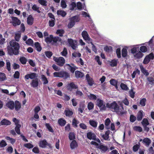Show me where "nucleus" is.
Returning a JSON list of instances; mask_svg holds the SVG:
<instances>
[{
    "mask_svg": "<svg viewBox=\"0 0 154 154\" xmlns=\"http://www.w3.org/2000/svg\"><path fill=\"white\" fill-rule=\"evenodd\" d=\"M140 50L141 52L145 53L147 51V49L146 46H142L140 48Z\"/></svg>",
    "mask_w": 154,
    "mask_h": 154,
    "instance_id": "nucleus-56",
    "label": "nucleus"
},
{
    "mask_svg": "<svg viewBox=\"0 0 154 154\" xmlns=\"http://www.w3.org/2000/svg\"><path fill=\"white\" fill-rule=\"evenodd\" d=\"M110 131L109 130H107L106 131L105 134H103L102 137L104 140H107L109 137V135L110 134Z\"/></svg>",
    "mask_w": 154,
    "mask_h": 154,
    "instance_id": "nucleus-27",
    "label": "nucleus"
},
{
    "mask_svg": "<svg viewBox=\"0 0 154 154\" xmlns=\"http://www.w3.org/2000/svg\"><path fill=\"white\" fill-rule=\"evenodd\" d=\"M110 84L112 85H115L118 84V82L117 80H116L115 79H112L110 81Z\"/></svg>",
    "mask_w": 154,
    "mask_h": 154,
    "instance_id": "nucleus-61",
    "label": "nucleus"
},
{
    "mask_svg": "<svg viewBox=\"0 0 154 154\" xmlns=\"http://www.w3.org/2000/svg\"><path fill=\"white\" fill-rule=\"evenodd\" d=\"M53 38V35H50L49 37H47L45 38V41L48 44L52 42Z\"/></svg>",
    "mask_w": 154,
    "mask_h": 154,
    "instance_id": "nucleus-28",
    "label": "nucleus"
},
{
    "mask_svg": "<svg viewBox=\"0 0 154 154\" xmlns=\"http://www.w3.org/2000/svg\"><path fill=\"white\" fill-rule=\"evenodd\" d=\"M69 138L70 140H73L75 139V134L74 132H70L69 134Z\"/></svg>",
    "mask_w": 154,
    "mask_h": 154,
    "instance_id": "nucleus-41",
    "label": "nucleus"
},
{
    "mask_svg": "<svg viewBox=\"0 0 154 154\" xmlns=\"http://www.w3.org/2000/svg\"><path fill=\"white\" fill-rule=\"evenodd\" d=\"M26 43L29 45H32L33 44V41L32 39L30 38L28 39L26 41Z\"/></svg>",
    "mask_w": 154,
    "mask_h": 154,
    "instance_id": "nucleus-50",
    "label": "nucleus"
},
{
    "mask_svg": "<svg viewBox=\"0 0 154 154\" xmlns=\"http://www.w3.org/2000/svg\"><path fill=\"white\" fill-rule=\"evenodd\" d=\"M59 125L61 127H63L66 123V120L63 118L59 119L58 121Z\"/></svg>",
    "mask_w": 154,
    "mask_h": 154,
    "instance_id": "nucleus-19",
    "label": "nucleus"
},
{
    "mask_svg": "<svg viewBox=\"0 0 154 154\" xmlns=\"http://www.w3.org/2000/svg\"><path fill=\"white\" fill-rule=\"evenodd\" d=\"M32 8L33 10L36 11L38 13H40L41 12L39 10V7L35 5H33L32 7Z\"/></svg>",
    "mask_w": 154,
    "mask_h": 154,
    "instance_id": "nucleus-51",
    "label": "nucleus"
},
{
    "mask_svg": "<svg viewBox=\"0 0 154 154\" xmlns=\"http://www.w3.org/2000/svg\"><path fill=\"white\" fill-rule=\"evenodd\" d=\"M106 107L108 108L114 109L118 114L122 115L124 114L123 111L124 109L122 105H121V108H120L116 102L115 101H113L111 103H107L106 104Z\"/></svg>",
    "mask_w": 154,
    "mask_h": 154,
    "instance_id": "nucleus-2",
    "label": "nucleus"
},
{
    "mask_svg": "<svg viewBox=\"0 0 154 154\" xmlns=\"http://www.w3.org/2000/svg\"><path fill=\"white\" fill-rule=\"evenodd\" d=\"M120 87L122 89L124 90L128 91L129 90L127 86L123 83H122L120 84Z\"/></svg>",
    "mask_w": 154,
    "mask_h": 154,
    "instance_id": "nucleus-40",
    "label": "nucleus"
},
{
    "mask_svg": "<svg viewBox=\"0 0 154 154\" xmlns=\"http://www.w3.org/2000/svg\"><path fill=\"white\" fill-rule=\"evenodd\" d=\"M67 54L68 52L67 49L66 48L64 47L63 49V50L61 53V54L62 56L65 57H67Z\"/></svg>",
    "mask_w": 154,
    "mask_h": 154,
    "instance_id": "nucleus-39",
    "label": "nucleus"
},
{
    "mask_svg": "<svg viewBox=\"0 0 154 154\" xmlns=\"http://www.w3.org/2000/svg\"><path fill=\"white\" fill-rule=\"evenodd\" d=\"M21 127V125L20 124L16 125V127L15 128V130L16 132L18 134H20V128Z\"/></svg>",
    "mask_w": 154,
    "mask_h": 154,
    "instance_id": "nucleus-43",
    "label": "nucleus"
},
{
    "mask_svg": "<svg viewBox=\"0 0 154 154\" xmlns=\"http://www.w3.org/2000/svg\"><path fill=\"white\" fill-rule=\"evenodd\" d=\"M139 48L138 47L136 46L134 47L131 49V52L132 54H134L137 51H139Z\"/></svg>",
    "mask_w": 154,
    "mask_h": 154,
    "instance_id": "nucleus-58",
    "label": "nucleus"
},
{
    "mask_svg": "<svg viewBox=\"0 0 154 154\" xmlns=\"http://www.w3.org/2000/svg\"><path fill=\"white\" fill-rule=\"evenodd\" d=\"M97 148L100 149L101 152H105L108 149V147L106 146L103 145H100L99 146L97 147Z\"/></svg>",
    "mask_w": 154,
    "mask_h": 154,
    "instance_id": "nucleus-24",
    "label": "nucleus"
},
{
    "mask_svg": "<svg viewBox=\"0 0 154 154\" xmlns=\"http://www.w3.org/2000/svg\"><path fill=\"white\" fill-rule=\"evenodd\" d=\"M90 125L94 128H96L97 127V122L92 120H90L89 121Z\"/></svg>",
    "mask_w": 154,
    "mask_h": 154,
    "instance_id": "nucleus-30",
    "label": "nucleus"
},
{
    "mask_svg": "<svg viewBox=\"0 0 154 154\" xmlns=\"http://www.w3.org/2000/svg\"><path fill=\"white\" fill-rule=\"evenodd\" d=\"M149 45L150 46L152 50L154 49V38L152 37L150 39L149 42Z\"/></svg>",
    "mask_w": 154,
    "mask_h": 154,
    "instance_id": "nucleus-32",
    "label": "nucleus"
},
{
    "mask_svg": "<svg viewBox=\"0 0 154 154\" xmlns=\"http://www.w3.org/2000/svg\"><path fill=\"white\" fill-rule=\"evenodd\" d=\"M11 18L12 20V24L14 26L19 25L21 23L20 21L17 17H12Z\"/></svg>",
    "mask_w": 154,
    "mask_h": 154,
    "instance_id": "nucleus-11",
    "label": "nucleus"
},
{
    "mask_svg": "<svg viewBox=\"0 0 154 154\" xmlns=\"http://www.w3.org/2000/svg\"><path fill=\"white\" fill-rule=\"evenodd\" d=\"M57 14L58 15H60L63 17H64L66 14V12L62 10H57Z\"/></svg>",
    "mask_w": 154,
    "mask_h": 154,
    "instance_id": "nucleus-33",
    "label": "nucleus"
},
{
    "mask_svg": "<svg viewBox=\"0 0 154 154\" xmlns=\"http://www.w3.org/2000/svg\"><path fill=\"white\" fill-rule=\"evenodd\" d=\"M64 112L66 116L68 117L69 118H71L72 116V115H73V112L71 110L68 109L67 110L66 109Z\"/></svg>",
    "mask_w": 154,
    "mask_h": 154,
    "instance_id": "nucleus-18",
    "label": "nucleus"
},
{
    "mask_svg": "<svg viewBox=\"0 0 154 154\" xmlns=\"http://www.w3.org/2000/svg\"><path fill=\"white\" fill-rule=\"evenodd\" d=\"M117 61L115 59L112 60L110 62V65L111 66L114 67L117 66Z\"/></svg>",
    "mask_w": 154,
    "mask_h": 154,
    "instance_id": "nucleus-48",
    "label": "nucleus"
},
{
    "mask_svg": "<svg viewBox=\"0 0 154 154\" xmlns=\"http://www.w3.org/2000/svg\"><path fill=\"white\" fill-rule=\"evenodd\" d=\"M69 20V22L68 24V27L69 28H71L74 26L75 22L79 21L80 19L78 16L76 15L70 17Z\"/></svg>",
    "mask_w": 154,
    "mask_h": 154,
    "instance_id": "nucleus-3",
    "label": "nucleus"
},
{
    "mask_svg": "<svg viewBox=\"0 0 154 154\" xmlns=\"http://www.w3.org/2000/svg\"><path fill=\"white\" fill-rule=\"evenodd\" d=\"M14 104V108L15 110L17 111L19 110L21 107L20 103L19 101L16 100L15 101Z\"/></svg>",
    "mask_w": 154,
    "mask_h": 154,
    "instance_id": "nucleus-22",
    "label": "nucleus"
},
{
    "mask_svg": "<svg viewBox=\"0 0 154 154\" xmlns=\"http://www.w3.org/2000/svg\"><path fill=\"white\" fill-rule=\"evenodd\" d=\"M96 105L100 108L101 111L105 110L106 106L105 104H103V102L102 100L100 98H98L97 100Z\"/></svg>",
    "mask_w": 154,
    "mask_h": 154,
    "instance_id": "nucleus-5",
    "label": "nucleus"
},
{
    "mask_svg": "<svg viewBox=\"0 0 154 154\" xmlns=\"http://www.w3.org/2000/svg\"><path fill=\"white\" fill-rule=\"evenodd\" d=\"M81 54L80 53L76 52H74L72 54V56L74 57H80L81 56Z\"/></svg>",
    "mask_w": 154,
    "mask_h": 154,
    "instance_id": "nucleus-63",
    "label": "nucleus"
},
{
    "mask_svg": "<svg viewBox=\"0 0 154 154\" xmlns=\"http://www.w3.org/2000/svg\"><path fill=\"white\" fill-rule=\"evenodd\" d=\"M150 60L148 57V56H146L145 57L143 61V63L144 64H148L150 61Z\"/></svg>",
    "mask_w": 154,
    "mask_h": 154,
    "instance_id": "nucleus-52",
    "label": "nucleus"
},
{
    "mask_svg": "<svg viewBox=\"0 0 154 154\" xmlns=\"http://www.w3.org/2000/svg\"><path fill=\"white\" fill-rule=\"evenodd\" d=\"M19 60L21 63L23 65L26 64L27 61L26 58L24 57H20Z\"/></svg>",
    "mask_w": 154,
    "mask_h": 154,
    "instance_id": "nucleus-34",
    "label": "nucleus"
},
{
    "mask_svg": "<svg viewBox=\"0 0 154 154\" xmlns=\"http://www.w3.org/2000/svg\"><path fill=\"white\" fill-rule=\"evenodd\" d=\"M88 98L90 100H95L97 99V97L96 95L93 94H91L88 96Z\"/></svg>",
    "mask_w": 154,
    "mask_h": 154,
    "instance_id": "nucleus-49",
    "label": "nucleus"
},
{
    "mask_svg": "<svg viewBox=\"0 0 154 154\" xmlns=\"http://www.w3.org/2000/svg\"><path fill=\"white\" fill-rule=\"evenodd\" d=\"M85 107V105L84 104H82V105H80V108H79L78 109V111L80 112L81 113H82L83 112V110H84V109Z\"/></svg>",
    "mask_w": 154,
    "mask_h": 154,
    "instance_id": "nucleus-62",
    "label": "nucleus"
},
{
    "mask_svg": "<svg viewBox=\"0 0 154 154\" xmlns=\"http://www.w3.org/2000/svg\"><path fill=\"white\" fill-rule=\"evenodd\" d=\"M24 146L25 147L29 149L32 148L34 147L33 145L30 143L24 144Z\"/></svg>",
    "mask_w": 154,
    "mask_h": 154,
    "instance_id": "nucleus-53",
    "label": "nucleus"
},
{
    "mask_svg": "<svg viewBox=\"0 0 154 154\" xmlns=\"http://www.w3.org/2000/svg\"><path fill=\"white\" fill-rule=\"evenodd\" d=\"M67 42L72 48L73 50H75L76 48V45L77 42L76 40H74L72 38H68Z\"/></svg>",
    "mask_w": 154,
    "mask_h": 154,
    "instance_id": "nucleus-8",
    "label": "nucleus"
},
{
    "mask_svg": "<svg viewBox=\"0 0 154 154\" xmlns=\"http://www.w3.org/2000/svg\"><path fill=\"white\" fill-rule=\"evenodd\" d=\"M141 123L143 126H147L149 124V123L148 119L146 118H144L143 119Z\"/></svg>",
    "mask_w": 154,
    "mask_h": 154,
    "instance_id": "nucleus-42",
    "label": "nucleus"
},
{
    "mask_svg": "<svg viewBox=\"0 0 154 154\" xmlns=\"http://www.w3.org/2000/svg\"><path fill=\"white\" fill-rule=\"evenodd\" d=\"M151 142V140L147 137L145 138L143 140V143H145L146 145L147 146H149Z\"/></svg>",
    "mask_w": 154,
    "mask_h": 154,
    "instance_id": "nucleus-26",
    "label": "nucleus"
},
{
    "mask_svg": "<svg viewBox=\"0 0 154 154\" xmlns=\"http://www.w3.org/2000/svg\"><path fill=\"white\" fill-rule=\"evenodd\" d=\"M75 77L77 78H81L84 76V73L79 71L76 70L75 72Z\"/></svg>",
    "mask_w": 154,
    "mask_h": 154,
    "instance_id": "nucleus-15",
    "label": "nucleus"
},
{
    "mask_svg": "<svg viewBox=\"0 0 154 154\" xmlns=\"http://www.w3.org/2000/svg\"><path fill=\"white\" fill-rule=\"evenodd\" d=\"M56 22L55 20H51L48 21L49 25L50 27H53L54 26Z\"/></svg>",
    "mask_w": 154,
    "mask_h": 154,
    "instance_id": "nucleus-47",
    "label": "nucleus"
},
{
    "mask_svg": "<svg viewBox=\"0 0 154 154\" xmlns=\"http://www.w3.org/2000/svg\"><path fill=\"white\" fill-rule=\"evenodd\" d=\"M14 103L13 100L7 102L6 104V106L11 110H13L14 109Z\"/></svg>",
    "mask_w": 154,
    "mask_h": 154,
    "instance_id": "nucleus-12",
    "label": "nucleus"
},
{
    "mask_svg": "<svg viewBox=\"0 0 154 154\" xmlns=\"http://www.w3.org/2000/svg\"><path fill=\"white\" fill-rule=\"evenodd\" d=\"M54 60L60 66H63L65 63V60L63 57H61L58 58L54 57Z\"/></svg>",
    "mask_w": 154,
    "mask_h": 154,
    "instance_id": "nucleus-6",
    "label": "nucleus"
},
{
    "mask_svg": "<svg viewBox=\"0 0 154 154\" xmlns=\"http://www.w3.org/2000/svg\"><path fill=\"white\" fill-rule=\"evenodd\" d=\"M68 89L70 90L73 89H77L78 88V86L75 85L73 82L70 83L68 85Z\"/></svg>",
    "mask_w": 154,
    "mask_h": 154,
    "instance_id": "nucleus-21",
    "label": "nucleus"
},
{
    "mask_svg": "<svg viewBox=\"0 0 154 154\" xmlns=\"http://www.w3.org/2000/svg\"><path fill=\"white\" fill-rule=\"evenodd\" d=\"M146 101V99L145 98H143L140 100V103L141 106H145Z\"/></svg>",
    "mask_w": 154,
    "mask_h": 154,
    "instance_id": "nucleus-54",
    "label": "nucleus"
},
{
    "mask_svg": "<svg viewBox=\"0 0 154 154\" xmlns=\"http://www.w3.org/2000/svg\"><path fill=\"white\" fill-rule=\"evenodd\" d=\"M66 66H68L67 69L72 73H73L75 70L77 69V68L73 63H71L70 64H66Z\"/></svg>",
    "mask_w": 154,
    "mask_h": 154,
    "instance_id": "nucleus-9",
    "label": "nucleus"
},
{
    "mask_svg": "<svg viewBox=\"0 0 154 154\" xmlns=\"http://www.w3.org/2000/svg\"><path fill=\"white\" fill-rule=\"evenodd\" d=\"M122 56L123 57H125L128 55V52L126 48H123L122 50Z\"/></svg>",
    "mask_w": 154,
    "mask_h": 154,
    "instance_id": "nucleus-36",
    "label": "nucleus"
},
{
    "mask_svg": "<svg viewBox=\"0 0 154 154\" xmlns=\"http://www.w3.org/2000/svg\"><path fill=\"white\" fill-rule=\"evenodd\" d=\"M143 111L142 110H140L137 113V119L138 121H141L143 117Z\"/></svg>",
    "mask_w": 154,
    "mask_h": 154,
    "instance_id": "nucleus-25",
    "label": "nucleus"
},
{
    "mask_svg": "<svg viewBox=\"0 0 154 154\" xmlns=\"http://www.w3.org/2000/svg\"><path fill=\"white\" fill-rule=\"evenodd\" d=\"M78 146V144L75 140H73L72 141L70 144V147L71 149L76 148Z\"/></svg>",
    "mask_w": 154,
    "mask_h": 154,
    "instance_id": "nucleus-20",
    "label": "nucleus"
},
{
    "mask_svg": "<svg viewBox=\"0 0 154 154\" xmlns=\"http://www.w3.org/2000/svg\"><path fill=\"white\" fill-rule=\"evenodd\" d=\"M38 145L40 147L42 148H45L48 147V148L52 149L53 146L50 143H48L45 139L40 140L38 143Z\"/></svg>",
    "mask_w": 154,
    "mask_h": 154,
    "instance_id": "nucleus-4",
    "label": "nucleus"
},
{
    "mask_svg": "<svg viewBox=\"0 0 154 154\" xmlns=\"http://www.w3.org/2000/svg\"><path fill=\"white\" fill-rule=\"evenodd\" d=\"M130 96L132 98H133L134 97L135 92L133 91V89H131L129 91Z\"/></svg>",
    "mask_w": 154,
    "mask_h": 154,
    "instance_id": "nucleus-60",
    "label": "nucleus"
},
{
    "mask_svg": "<svg viewBox=\"0 0 154 154\" xmlns=\"http://www.w3.org/2000/svg\"><path fill=\"white\" fill-rule=\"evenodd\" d=\"M10 47L8 48V52L10 56L17 55L19 54L20 46L19 44L14 40H12L9 42Z\"/></svg>",
    "mask_w": 154,
    "mask_h": 154,
    "instance_id": "nucleus-1",
    "label": "nucleus"
},
{
    "mask_svg": "<svg viewBox=\"0 0 154 154\" xmlns=\"http://www.w3.org/2000/svg\"><path fill=\"white\" fill-rule=\"evenodd\" d=\"M61 41V39L58 36L55 37H53V40L52 41L54 43H56L57 42H60Z\"/></svg>",
    "mask_w": 154,
    "mask_h": 154,
    "instance_id": "nucleus-44",
    "label": "nucleus"
},
{
    "mask_svg": "<svg viewBox=\"0 0 154 154\" xmlns=\"http://www.w3.org/2000/svg\"><path fill=\"white\" fill-rule=\"evenodd\" d=\"M143 54L141 51H139L134 55V57L137 59H140L143 57Z\"/></svg>",
    "mask_w": 154,
    "mask_h": 154,
    "instance_id": "nucleus-29",
    "label": "nucleus"
},
{
    "mask_svg": "<svg viewBox=\"0 0 154 154\" xmlns=\"http://www.w3.org/2000/svg\"><path fill=\"white\" fill-rule=\"evenodd\" d=\"M133 129L134 131L140 132L143 131V129L141 127L139 126H135L134 127Z\"/></svg>",
    "mask_w": 154,
    "mask_h": 154,
    "instance_id": "nucleus-45",
    "label": "nucleus"
},
{
    "mask_svg": "<svg viewBox=\"0 0 154 154\" xmlns=\"http://www.w3.org/2000/svg\"><path fill=\"white\" fill-rule=\"evenodd\" d=\"M65 31L63 29H58L57 30L56 33L57 34H59V36L60 37H62L63 34H64Z\"/></svg>",
    "mask_w": 154,
    "mask_h": 154,
    "instance_id": "nucleus-37",
    "label": "nucleus"
},
{
    "mask_svg": "<svg viewBox=\"0 0 154 154\" xmlns=\"http://www.w3.org/2000/svg\"><path fill=\"white\" fill-rule=\"evenodd\" d=\"M41 77L42 80L44 82V84H46L48 83V81L44 75H41Z\"/></svg>",
    "mask_w": 154,
    "mask_h": 154,
    "instance_id": "nucleus-55",
    "label": "nucleus"
},
{
    "mask_svg": "<svg viewBox=\"0 0 154 154\" xmlns=\"http://www.w3.org/2000/svg\"><path fill=\"white\" fill-rule=\"evenodd\" d=\"M79 121L75 118H74L72 121V125L74 127L77 128L78 127L77 125L79 124Z\"/></svg>",
    "mask_w": 154,
    "mask_h": 154,
    "instance_id": "nucleus-46",
    "label": "nucleus"
},
{
    "mask_svg": "<svg viewBox=\"0 0 154 154\" xmlns=\"http://www.w3.org/2000/svg\"><path fill=\"white\" fill-rule=\"evenodd\" d=\"M140 68L142 72L146 76L149 75V73L142 66H140Z\"/></svg>",
    "mask_w": 154,
    "mask_h": 154,
    "instance_id": "nucleus-35",
    "label": "nucleus"
},
{
    "mask_svg": "<svg viewBox=\"0 0 154 154\" xmlns=\"http://www.w3.org/2000/svg\"><path fill=\"white\" fill-rule=\"evenodd\" d=\"M11 124V122L5 119L2 120L0 122V126L1 125H9Z\"/></svg>",
    "mask_w": 154,
    "mask_h": 154,
    "instance_id": "nucleus-14",
    "label": "nucleus"
},
{
    "mask_svg": "<svg viewBox=\"0 0 154 154\" xmlns=\"http://www.w3.org/2000/svg\"><path fill=\"white\" fill-rule=\"evenodd\" d=\"M38 79L36 78L35 79L32 80L30 83L31 86L33 88L37 87L38 85Z\"/></svg>",
    "mask_w": 154,
    "mask_h": 154,
    "instance_id": "nucleus-13",
    "label": "nucleus"
},
{
    "mask_svg": "<svg viewBox=\"0 0 154 154\" xmlns=\"http://www.w3.org/2000/svg\"><path fill=\"white\" fill-rule=\"evenodd\" d=\"M45 126L48 129V131L52 133L54 132V130L51 127V126L50 125L49 123H46L45 124Z\"/></svg>",
    "mask_w": 154,
    "mask_h": 154,
    "instance_id": "nucleus-57",
    "label": "nucleus"
},
{
    "mask_svg": "<svg viewBox=\"0 0 154 154\" xmlns=\"http://www.w3.org/2000/svg\"><path fill=\"white\" fill-rule=\"evenodd\" d=\"M34 18L31 15H29L27 18V24L29 25H32L33 23Z\"/></svg>",
    "mask_w": 154,
    "mask_h": 154,
    "instance_id": "nucleus-23",
    "label": "nucleus"
},
{
    "mask_svg": "<svg viewBox=\"0 0 154 154\" xmlns=\"http://www.w3.org/2000/svg\"><path fill=\"white\" fill-rule=\"evenodd\" d=\"M38 76L37 74L36 73L32 72L27 74L25 75L24 78L26 80L29 79L33 80L36 78H37Z\"/></svg>",
    "mask_w": 154,
    "mask_h": 154,
    "instance_id": "nucleus-7",
    "label": "nucleus"
},
{
    "mask_svg": "<svg viewBox=\"0 0 154 154\" xmlns=\"http://www.w3.org/2000/svg\"><path fill=\"white\" fill-rule=\"evenodd\" d=\"M82 35L83 39L86 41L90 40V37L87 32L86 31H83L82 33Z\"/></svg>",
    "mask_w": 154,
    "mask_h": 154,
    "instance_id": "nucleus-17",
    "label": "nucleus"
},
{
    "mask_svg": "<svg viewBox=\"0 0 154 154\" xmlns=\"http://www.w3.org/2000/svg\"><path fill=\"white\" fill-rule=\"evenodd\" d=\"M6 79L5 74L4 73L0 72V81H3Z\"/></svg>",
    "mask_w": 154,
    "mask_h": 154,
    "instance_id": "nucleus-38",
    "label": "nucleus"
},
{
    "mask_svg": "<svg viewBox=\"0 0 154 154\" xmlns=\"http://www.w3.org/2000/svg\"><path fill=\"white\" fill-rule=\"evenodd\" d=\"M87 137L89 140H95V137H96V135L94 133L90 131L87 133Z\"/></svg>",
    "mask_w": 154,
    "mask_h": 154,
    "instance_id": "nucleus-16",
    "label": "nucleus"
},
{
    "mask_svg": "<svg viewBox=\"0 0 154 154\" xmlns=\"http://www.w3.org/2000/svg\"><path fill=\"white\" fill-rule=\"evenodd\" d=\"M136 120V117L134 116L131 115H130V121L131 122H134Z\"/></svg>",
    "mask_w": 154,
    "mask_h": 154,
    "instance_id": "nucleus-64",
    "label": "nucleus"
},
{
    "mask_svg": "<svg viewBox=\"0 0 154 154\" xmlns=\"http://www.w3.org/2000/svg\"><path fill=\"white\" fill-rule=\"evenodd\" d=\"M34 45L38 51L40 52L41 51L42 48L40 43L38 42H36L35 43Z\"/></svg>",
    "mask_w": 154,
    "mask_h": 154,
    "instance_id": "nucleus-31",
    "label": "nucleus"
},
{
    "mask_svg": "<svg viewBox=\"0 0 154 154\" xmlns=\"http://www.w3.org/2000/svg\"><path fill=\"white\" fill-rule=\"evenodd\" d=\"M45 53L46 56L49 58H50L53 54L52 52L50 51H45Z\"/></svg>",
    "mask_w": 154,
    "mask_h": 154,
    "instance_id": "nucleus-59",
    "label": "nucleus"
},
{
    "mask_svg": "<svg viewBox=\"0 0 154 154\" xmlns=\"http://www.w3.org/2000/svg\"><path fill=\"white\" fill-rule=\"evenodd\" d=\"M60 73V78H63L64 79H66L70 78L69 74L66 71H61Z\"/></svg>",
    "mask_w": 154,
    "mask_h": 154,
    "instance_id": "nucleus-10",
    "label": "nucleus"
}]
</instances>
